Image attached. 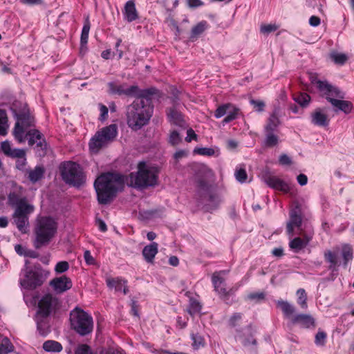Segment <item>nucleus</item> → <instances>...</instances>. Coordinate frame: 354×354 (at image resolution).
<instances>
[{"label":"nucleus","mask_w":354,"mask_h":354,"mask_svg":"<svg viewBox=\"0 0 354 354\" xmlns=\"http://www.w3.org/2000/svg\"><path fill=\"white\" fill-rule=\"evenodd\" d=\"M328 122L329 120L327 115L324 113L320 109H317L312 113V122L315 125L326 127L328 124Z\"/></svg>","instance_id":"26"},{"label":"nucleus","mask_w":354,"mask_h":354,"mask_svg":"<svg viewBox=\"0 0 354 354\" xmlns=\"http://www.w3.org/2000/svg\"><path fill=\"white\" fill-rule=\"evenodd\" d=\"M330 59L338 65L344 64L348 60V56L344 53L332 52L330 54Z\"/></svg>","instance_id":"36"},{"label":"nucleus","mask_w":354,"mask_h":354,"mask_svg":"<svg viewBox=\"0 0 354 354\" xmlns=\"http://www.w3.org/2000/svg\"><path fill=\"white\" fill-rule=\"evenodd\" d=\"M34 207L31 205L21 204L12 214L13 222L21 233H26L29 226L28 214L32 212Z\"/></svg>","instance_id":"14"},{"label":"nucleus","mask_w":354,"mask_h":354,"mask_svg":"<svg viewBox=\"0 0 354 354\" xmlns=\"http://www.w3.org/2000/svg\"><path fill=\"white\" fill-rule=\"evenodd\" d=\"M69 268V265L67 261H63L58 262L55 268V270L57 273H62L67 271Z\"/></svg>","instance_id":"51"},{"label":"nucleus","mask_w":354,"mask_h":354,"mask_svg":"<svg viewBox=\"0 0 354 354\" xmlns=\"http://www.w3.org/2000/svg\"><path fill=\"white\" fill-rule=\"evenodd\" d=\"M159 169L157 167L140 162L138 165V171L131 173L126 177L127 185L134 187H147L157 183Z\"/></svg>","instance_id":"4"},{"label":"nucleus","mask_w":354,"mask_h":354,"mask_svg":"<svg viewBox=\"0 0 354 354\" xmlns=\"http://www.w3.org/2000/svg\"><path fill=\"white\" fill-rule=\"evenodd\" d=\"M262 179L268 186L274 189L284 193L290 191V186L287 183L269 172H265L262 176Z\"/></svg>","instance_id":"18"},{"label":"nucleus","mask_w":354,"mask_h":354,"mask_svg":"<svg viewBox=\"0 0 354 354\" xmlns=\"http://www.w3.org/2000/svg\"><path fill=\"white\" fill-rule=\"evenodd\" d=\"M118 127L116 124H111L97 131L89 142V148L92 152L98 151L110 142L113 141L117 136Z\"/></svg>","instance_id":"8"},{"label":"nucleus","mask_w":354,"mask_h":354,"mask_svg":"<svg viewBox=\"0 0 354 354\" xmlns=\"http://www.w3.org/2000/svg\"><path fill=\"white\" fill-rule=\"evenodd\" d=\"M124 177L118 174L106 173L100 176L94 186L100 204L109 203L116 192L123 188Z\"/></svg>","instance_id":"2"},{"label":"nucleus","mask_w":354,"mask_h":354,"mask_svg":"<svg viewBox=\"0 0 354 354\" xmlns=\"http://www.w3.org/2000/svg\"><path fill=\"white\" fill-rule=\"evenodd\" d=\"M198 187L200 191L201 192H208L209 191V185L204 180H199L198 183Z\"/></svg>","instance_id":"64"},{"label":"nucleus","mask_w":354,"mask_h":354,"mask_svg":"<svg viewBox=\"0 0 354 354\" xmlns=\"http://www.w3.org/2000/svg\"><path fill=\"white\" fill-rule=\"evenodd\" d=\"M277 306L281 310L286 317L292 318L294 317L293 315L295 312V308L294 306L289 302L283 300H278L277 301Z\"/></svg>","instance_id":"28"},{"label":"nucleus","mask_w":354,"mask_h":354,"mask_svg":"<svg viewBox=\"0 0 354 354\" xmlns=\"http://www.w3.org/2000/svg\"><path fill=\"white\" fill-rule=\"evenodd\" d=\"M58 223L50 216H39L33 228V245L36 249L48 245L57 232Z\"/></svg>","instance_id":"3"},{"label":"nucleus","mask_w":354,"mask_h":354,"mask_svg":"<svg viewBox=\"0 0 354 354\" xmlns=\"http://www.w3.org/2000/svg\"><path fill=\"white\" fill-rule=\"evenodd\" d=\"M297 295L298 296L297 303L302 308H307V295L304 289L300 288L297 290Z\"/></svg>","instance_id":"41"},{"label":"nucleus","mask_w":354,"mask_h":354,"mask_svg":"<svg viewBox=\"0 0 354 354\" xmlns=\"http://www.w3.org/2000/svg\"><path fill=\"white\" fill-rule=\"evenodd\" d=\"M118 127L116 124H111L97 131L89 142V148L92 152L98 151L110 142L113 141L117 136Z\"/></svg>","instance_id":"9"},{"label":"nucleus","mask_w":354,"mask_h":354,"mask_svg":"<svg viewBox=\"0 0 354 354\" xmlns=\"http://www.w3.org/2000/svg\"><path fill=\"white\" fill-rule=\"evenodd\" d=\"M327 335L322 330H319L315 335V343L317 346H324L326 343Z\"/></svg>","instance_id":"48"},{"label":"nucleus","mask_w":354,"mask_h":354,"mask_svg":"<svg viewBox=\"0 0 354 354\" xmlns=\"http://www.w3.org/2000/svg\"><path fill=\"white\" fill-rule=\"evenodd\" d=\"M158 246L157 243L153 242L143 248L142 255L148 263H153V259L158 253Z\"/></svg>","instance_id":"25"},{"label":"nucleus","mask_w":354,"mask_h":354,"mask_svg":"<svg viewBox=\"0 0 354 354\" xmlns=\"http://www.w3.org/2000/svg\"><path fill=\"white\" fill-rule=\"evenodd\" d=\"M324 256L326 261L330 263L328 269L333 271L335 270V267L338 264L337 254L332 252L331 250H326L325 251Z\"/></svg>","instance_id":"31"},{"label":"nucleus","mask_w":354,"mask_h":354,"mask_svg":"<svg viewBox=\"0 0 354 354\" xmlns=\"http://www.w3.org/2000/svg\"><path fill=\"white\" fill-rule=\"evenodd\" d=\"M194 152L202 156H210L214 154V150L213 149L206 147L196 148L194 149Z\"/></svg>","instance_id":"53"},{"label":"nucleus","mask_w":354,"mask_h":354,"mask_svg":"<svg viewBox=\"0 0 354 354\" xmlns=\"http://www.w3.org/2000/svg\"><path fill=\"white\" fill-rule=\"evenodd\" d=\"M35 126V119L28 112L21 113L17 115L12 134L19 143H24L26 141L25 133L31 127Z\"/></svg>","instance_id":"12"},{"label":"nucleus","mask_w":354,"mask_h":354,"mask_svg":"<svg viewBox=\"0 0 354 354\" xmlns=\"http://www.w3.org/2000/svg\"><path fill=\"white\" fill-rule=\"evenodd\" d=\"M84 258L85 261L88 265H93L95 263V259L91 254V252L88 250H86L84 254Z\"/></svg>","instance_id":"59"},{"label":"nucleus","mask_w":354,"mask_h":354,"mask_svg":"<svg viewBox=\"0 0 354 354\" xmlns=\"http://www.w3.org/2000/svg\"><path fill=\"white\" fill-rule=\"evenodd\" d=\"M320 18L317 16H312L309 19V24L310 26L316 27L320 24Z\"/></svg>","instance_id":"62"},{"label":"nucleus","mask_w":354,"mask_h":354,"mask_svg":"<svg viewBox=\"0 0 354 354\" xmlns=\"http://www.w3.org/2000/svg\"><path fill=\"white\" fill-rule=\"evenodd\" d=\"M264 297H265V295L263 292L251 293L248 295V298L251 300H254V299L261 300V299H263Z\"/></svg>","instance_id":"63"},{"label":"nucleus","mask_w":354,"mask_h":354,"mask_svg":"<svg viewBox=\"0 0 354 354\" xmlns=\"http://www.w3.org/2000/svg\"><path fill=\"white\" fill-rule=\"evenodd\" d=\"M266 145L268 147H273L278 143V137L274 134V132H266Z\"/></svg>","instance_id":"44"},{"label":"nucleus","mask_w":354,"mask_h":354,"mask_svg":"<svg viewBox=\"0 0 354 354\" xmlns=\"http://www.w3.org/2000/svg\"><path fill=\"white\" fill-rule=\"evenodd\" d=\"M25 155L26 153L24 149H12L9 156H11L12 158H24Z\"/></svg>","instance_id":"56"},{"label":"nucleus","mask_w":354,"mask_h":354,"mask_svg":"<svg viewBox=\"0 0 354 354\" xmlns=\"http://www.w3.org/2000/svg\"><path fill=\"white\" fill-rule=\"evenodd\" d=\"M45 169L42 166H37L33 169L28 171L29 180L35 183L43 178Z\"/></svg>","instance_id":"30"},{"label":"nucleus","mask_w":354,"mask_h":354,"mask_svg":"<svg viewBox=\"0 0 354 354\" xmlns=\"http://www.w3.org/2000/svg\"><path fill=\"white\" fill-rule=\"evenodd\" d=\"M14 350V346L10 341L5 337L0 344V354H7Z\"/></svg>","instance_id":"39"},{"label":"nucleus","mask_w":354,"mask_h":354,"mask_svg":"<svg viewBox=\"0 0 354 354\" xmlns=\"http://www.w3.org/2000/svg\"><path fill=\"white\" fill-rule=\"evenodd\" d=\"M70 322L71 328L80 335H86L93 330V317L81 308H75L71 312Z\"/></svg>","instance_id":"6"},{"label":"nucleus","mask_w":354,"mask_h":354,"mask_svg":"<svg viewBox=\"0 0 354 354\" xmlns=\"http://www.w3.org/2000/svg\"><path fill=\"white\" fill-rule=\"evenodd\" d=\"M192 338L193 340V346L195 348H198L201 346H203L204 339L198 334H193L192 335Z\"/></svg>","instance_id":"54"},{"label":"nucleus","mask_w":354,"mask_h":354,"mask_svg":"<svg viewBox=\"0 0 354 354\" xmlns=\"http://www.w3.org/2000/svg\"><path fill=\"white\" fill-rule=\"evenodd\" d=\"M279 161L282 165H289L291 164L290 158L286 154L281 155Z\"/></svg>","instance_id":"61"},{"label":"nucleus","mask_w":354,"mask_h":354,"mask_svg":"<svg viewBox=\"0 0 354 354\" xmlns=\"http://www.w3.org/2000/svg\"><path fill=\"white\" fill-rule=\"evenodd\" d=\"M294 100L301 106H304L308 104L310 100V97L307 93H299L297 95H295Z\"/></svg>","instance_id":"43"},{"label":"nucleus","mask_w":354,"mask_h":354,"mask_svg":"<svg viewBox=\"0 0 354 354\" xmlns=\"http://www.w3.org/2000/svg\"><path fill=\"white\" fill-rule=\"evenodd\" d=\"M50 285L57 294H62L70 290L72 288L73 283L70 278L63 275L52 279Z\"/></svg>","instance_id":"19"},{"label":"nucleus","mask_w":354,"mask_h":354,"mask_svg":"<svg viewBox=\"0 0 354 354\" xmlns=\"http://www.w3.org/2000/svg\"><path fill=\"white\" fill-rule=\"evenodd\" d=\"M342 253L346 266L353 259V249L351 246L348 244L342 245Z\"/></svg>","instance_id":"38"},{"label":"nucleus","mask_w":354,"mask_h":354,"mask_svg":"<svg viewBox=\"0 0 354 354\" xmlns=\"http://www.w3.org/2000/svg\"><path fill=\"white\" fill-rule=\"evenodd\" d=\"M26 140L28 139V145L32 146L36 144L38 149L44 151L46 148V142L42 138V134L35 129H30L25 133Z\"/></svg>","instance_id":"20"},{"label":"nucleus","mask_w":354,"mask_h":354,"mask_svg":"<svg viewBox=\"0 0 354 354\" xmlns=\"http://www.w3.org/2000/svg\"><path fill=\"white\" fill-rule=\"evenodd\" d=\"M75 354H92L91 348L86 344H82L77 347Z\"/></svg>","instance_id":"55"},{"label":"nucleus","mask_w":354,"mask_h":354,"mask_svg":"<svg viewBox=\"0 0 354 354\" xmlns=\"http://www.w3.org/2000/svg\"><path fill=\"white\" fill-rule=\"evenodd\" d=\"M312 83L316 84L322 95L325 96L333 106L346 113L351 111V103L342 100L344 97V93L337 87L332 86L328 82L316 79L312 80Z\"/></svg>","instance_id":"5"},{"label":"nucleus","mask_w":354,"mask_h":354,"mask_svg":"<svg viewBox=\"0 0 354 354\" xmlns=\"http://www.w3.org/2000/svg\"><path fill=\"white\" fill-rule=\"evenodd\" d=\"M108 92L112 95H125L127 97H145L153 94L155 89L140 90L136 85L128 86L127 83L119 84L111 82L107 84Z\"/></svg>","instance_id":"11"},{"label":"nucleus","mask_w":354,"mask_h":354,"mask_svg":"<svg viewBox=\"0 0 354 354\" xmlns=\"http://www.w3.org/2000/svg\"><path fill=\"white\" fill-rule=\"evenodd\" d=\"M242 319V314L234 313L229 319L228 324L230 327L235 328Z\"/></svg>","instance_id":"45"},{"label":"nucleus","mask_w":354,"mask_h":354,"mask_svg":"<svg viewBox=\"0 0 354 354\" xmlns=\"http://www.w3.org/2000/svg\"><path fill=\"white\" fill-rule=\"evenodd\" d=\"M40 317H39L37 315V330H39V333L41 335H46L48 332V327L46 322L44 320L39 319Z\"/></svg>","instance_id":"46"},{"label":"nucleus","mask_w":354,"mask_h":354,"mask_svg":"<svg viewBox=\"0 0 354 354\" xmlns=\"http://www.w3.org/2000/svg\"><path fill=\"white\" fill-rule=\"evenodd\" d=\"M124 15L125 19L131 22L138 17V14L136 8L135 3L133 0L128 1L124 6Z\"/></svg>","instance_id":"24"},{"label":"nucleus","mask_w":354,"mask_h":354,"mask_svg":"<svg viewBox=\"0 0 354 354\" xmlns=\"http://www.w3.org/2000/svg\"><path fill=\"white\" fill-rule=\"evenodd\" d=\"M106 282L108 287L110 288H115L116 291L122 290L124 295L128 292V289L126 286L127 281L123 280L121 278L109 277L106 279Z\"/></svg>","instance_id":"23"},{"label":"nucleus","mask_w":354,"mask_h":354,"mask_svg":"<svg viewBox=\"0 0 354 354\" xmlns=\"http://www.w3.org/2000/svg\"><path fill=\"white\" fill-rule=\"evenodd\" d=\"M61 175L64 181L71 185L79 187L85 181V176L80 166L73 162H66L61 167Z\"/></svg>","instance_id":"7"},{"label":"nucleus","mask_w":354,"mask_h":354,"mask_svg":"<svg viewBox=\"0 0 354 354\" xmlns=\"http://www.w3.org/2000/svg\"><path fill=\"white\" fill-rule=\"evenodd\" d=\"M239 109L235 107L232 104L227 103L219 106L214 112V116L220 118L227 114L223 119V123H228L237 118Z\"/></svg>","instance_id":"17"},{"label":"nucleus","mask_w":354,"mask_h":354,"mask_svg":"<svg viewBox=\"0 0 354 354\" xmlns=\"http://www.w3.org/2000/svg\"><path fill=\"white\" fill-rule=\"evenodd\" d=\"M9 204L17 209L21 204L28 205L25 198H19L15 194H10L8 196Z\"/></svg>","instance_id":"37"},{"label":"nucleus","mask_w":354,"mask_h":354,"mask_svg":"<svg viewBox=\"0 0 354 354\" xmlns=\"http://www.w3.org/2000/svg\"><path fill=\"white\" fill-rule=\"evenodd\" d=\"M148 94L145 97H137L131 104L127 106L126 110L127 123L129 128L133 131L140 130L147 125L152 115L153 106Z\"/></svg>","instance_id":"1"},{"label":"nucleus","mask_w":354,"mask_h":354,"mask_svg":"<svg viewBox=\"0 0 354 354\" xmlns=\"http://www.w3.org/2000/svg\"><path fill=\"white\" fill-rule=\"evenodd\" d=\"M309 241L310 239L307 237H305L304 239L296 237L289 243V246L295 252H298L306 248Z\"/></svg>","instance_id":"29"},{"label":"nucleus","mask_w":354,"mask_h":354,"mask_svg":"<svg viewBox=\"0 0 354 354\" xmlns=\"http://www.w3.org/2000/svg\"><path fill=\"white\" fill-rule=\"evenodd\" d=\"M236 179L243 183H245L248 178V174L245 169H239L235 172Z\"/></svg>","instance_id":"50"},{"label":"nucleus","mask_w":354,"mask_h":354,"mask_svg":"<svg viewBox=\"0 0 354 354\" xmlns=\"http://www.w3.org/2000/svg\"><path fill=\"white\" fill-rule=\"evenodd\" d=\"M197 135L195 133L194 131L192 129H189L187 131V137L185 140L188 142H191L192 140H196Z\"/></svg>","instance_id":"60"},{"label":"nucleus","mask_w":354,"mask_h":354,"mask_svg":"<svg viewBox=\"0 0 354 354\" xmlns=\"http://www.w3.org/2000/svg\"><path fill=\"white\" fill-rule=\"evenodd\" d=\"M90 30V22L87 18L82 28L81 34V44L84 46L87 44L88 39V33Z\"/></svg>","instance_id":"40"},{"label":"nucleus","mask_w":354,"mask_h":354,"mask_svg":"<svg viewBox=\"0 0 354 354\" xmlns=\"http://www.w3.org/2000/svg\"><path fill=\"white\" fill-rule=\"evenodd\" d=\"M46 279V274L41 269L26 270L23 278L20 279L21 286L27 290H34L41 286Z\"/></svg>","instance_id":"13"},{"label":"nucleus","mask_w":354,"mask_h":354,"mask_svg":"<svg viewBox=\"0 0 354 354\" xmlns=\"http://www.w3.org/2000/svg\"><path fill=\"white\" fill-rule=\"evenodd\" d=\"M236 338H238L244 346H248L250 344H255L256 340L254 339L252 334H250L249 337H245L244 334H242L241 331L237 330Z\"/></svg>","instance_id":"42"},{"label":"nucleus","mask_w":354,"mask_h":354,"mask_svg":"<svg viewBox=\"0 0 354 354\" xmlns=\"http://www.w3.org/2000/svg\"><path fill=\"white\" fill-rule=\"evenodd\" d=\"M167 115L170 123L180 127H184L185 126V121L183 118V115L176 106L169 109L167 112Z\"/></svg>","instance_id":"22"},{"label":"nucleus","mask_w":354,"mask_h":354,"mask_svg":"<svg viewBox=\"0 0 354 354\" xmlns=\"http://www.w3.org/2000/svg\"><path fill=\"white\" fill-rule=\"evenodd\" d=\"M221 272H214L212 275V283L215 290L221 295L223 299L227 298L231 294H233L234 291L232 289L227 290L225 284L224 283V279L220 276Z\"/></svg>","instance_id":"21"},{"label":"nucleus","mask_w":354,"mask_h":354,"mask_svg":"<svg viewBox=\"0 0 354 354\" xmlns=\"http://www.w3.org/2000/svg\"><path fill=\"white\" fill-rule=\"evenodd\" d=\"M118 127L116 124H111L97 131L89 142V148L92 152L98 151L110 142L113 141L117 136Z\"/></svg>","instance_id":"10"},{"label":"nucleus","mask_w":354,"mask_h":354,"mask_svg":"<svg viewBox=\"0 0 354 354\" xmlns=\"http://www.w3.org/2000/svg\"><path fill=\"white\" fill-rule=\"evenodd\" d=\"M58 306V299L52 294H46L38 302L37 315L42 319L46 318L57 308Z\"/></svg>","instance_id":"15"},{"label":"nucleus","mask_w":354,"mask_h":354,"mask_svg":"<svg viewBox=\"0 0 354 354\" xmlns=\"http://www.w3.org/2000/svg\"><path fill=\"white\" fill-rule=\"evenodd\" d=\"M1 149L3 153L8 156L10 154L12 151L11 148V145L9 141H4L1 143Z\"/></svg>","instance_id":"57"},{"label":"nucleus","mask_w":354,"mask_h":354,"mask_svg":"<svg viewBox=\"0 0 354 354\" xmlns=\"http://www.w3.org/2000/svg\"><path fill=\"white\" fill-rule=\"evenodd\" d=\"M250 103L254 106L258 111H262L265 106V104L263 101L252 100Z\"/></svg>","instance_id":"58"},{"label":"nucleus","mask_w":354,"mask_h":354,"mask_svg":"<svg viewBox=\"0 0 354 354\" xmlns=\"http://www.w3.org/2000/svg\"><path fill=\"white\" fill-rule=\"evenodd\" d=\"M43 348L46 352H60L62 350V346L57 341L47 340L43 344Z\"/></svg>","instance_id":"33"},{"label":"nucleus","mask_w":354,"mask_h":354,"mask_svg":"<svg viewBox=\"0 0 354 354\" xmlns=\"http://www.w3.org/2000/svg\"><path fill=\"white\" fill-rule=\"evenodd\" d=\"M8 124L6 111L0 109V135L6 136L8 133Z\"/></svg>","instance_id":"35"},{"label":"nucleus","mask_w":354,"mask_h":354,"mask_svg":"<svg viewBox=\"0 0 354 354\" xmlns=\"http://www.w3.org/2000/svg\"><path fill=\"white\" fill-rule=\"evenodd\" d=\"M302 224L301 209L299 205H297L290 211V219L287 223L286 230L289 236H293L295 228L300 230L299 234H303L301 229Z\"/></svg>","instance_id":"16"},{"label":"nucleus","mask_w":354,"mask_h":354,"mask_svg":"<svg viewBox=\"0 0 354 354\" xmlns=\"http://www.w3.org/2000/svg\"><path fill=\"white\" fill-rule=\"evenodd\" d=\"M201 308L202 306L198 300L194 298H190L187 309L190 315L194 316L196 314L200 313Z\"/></svg>","instance_id":"34"},{"label":"nucleus","mask_w":354,"mask_h":354,"mask_svg":"<svg viewBox=\"0 0 354 354\" xmlns=\"http://www.w3.org/2000/svg\"><path fill=\"white\" fill-rule=\"evenodd\" d=\"M292 322L293 324H300L304 327L308 328L314 325L315 321L310 315L299 314L292 317Z\"/></svg>","instance_id":"27"},{"label":"nucleus","mask_w":354,"mask_h":354,"mask_svg":"<svg viewBox=\"0 0 354 354\" xmlns=\"http://www.w3.org/2000/svg\"><path fill=\"white\" fill-rule=\"evenodd\" d=\"M204 23H199L192 30V37H195L201 35L205 29Z\"/></svg>","instance_id":"52"},{"label":"nucleus","mask_w":354,"mask_h":354,"mask_svg":"<svg viewBox=\"0 0 354 354\" xmlns=\"http://www.w3.org/2000/svg\"><path fill=\"white\" fill-rule=\"evenodd\" d=\"M181 142V138L176 131H172L169 137V142L171 145H177Z\"/></svg>","instance_id":"49"},{"label":"nucleus","mask_w":354,"mask_h":354,"mask_svg":"<svg viewBox=\"0 0 354 354\" xmlns=\"http://www.w3.org/2000/svg\"><path fill=\"white\" fill-rule=\"evenodd\" d=\"M278 28V26L275 24H262L260 27V31L262 34L268 35L270 32L277 30Z\"/></svg>","instance_id":"47"},{"label":"nucleus","mask_w":354,"mask_h":354,"mask_svg":"<svg viewBox=\"0 0 354 354\" xmlns=\"http://www.w3.org/2000/svg\"><path fill=\"white\" fill-rule=\"evenodd\" d=\"M280 124V120L275 113H273L268 118L265 127L266 132H274Z\"/></svg>","instance_id":"32"}]
</instances>
